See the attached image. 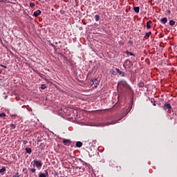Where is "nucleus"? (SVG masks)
Listing matches in <instances>:
<instances>
[{"mask_svg":"<svg viewBox=\"0 0 177 177\" xmlns=\"http://www.w3.org/2000/svg\"><path fill=\"white\" fill-rule=\"evenodd\" d=\"M33 162L34 165H35V167H37L38 169L42 168V162L41 160H35Z\"/></svg>","mask_w":177,"mask_h":177,"instance_id":"obj_1","label":"nucleus"},{"mask_svg":"<svg viewBox=\"0 0 177 177\" xmlns=\"http://www.w3.org/2000/svg\"><path fill=\"white\" fill-rule=\"evenodd\" d=\"M114 124H117V121L113 120L111 122L101 123L99 127H107L109 125H114Z\"/></svg>","mask_w":177,"mask_h":177,"instance_id":"obj_2","label":"nucleus"},{"mask_svg":"<svg viewBox=\"0 0 177 177\" xmlns=\"http://www.w3.org/2000/svg\"><path fill=\"white\" fill-rule=\"evenodd\" d=\"M163 110H168L169 111H172V106H171V104H165L163 106Z\"/></svg>","mask_w":177,"mask_h":177,"instance_id":"obj_3","label":"nucleus"},{"mask_svg":"<svg viewBox=\"0 0 177 177\" xmlns=\"http://www.w3.org/2000/svg\"><path fill=\"white\" fill-rule=\"evenodd\" d=\"M72 142L71 140L64 139L63 140V145L64 146H70L71 145Z\"/></svg>","mask_w":177,"mask_h":177,"instance_id":"obj_4","label":"nucleus"},{"mask_svg":"<svg viewBox=\"0 0 177 177\" xmlns=\"http://www.w3.org/2000/svg\"><path fill=\"white\" fill-rule=\"evenodd\" d=\"M92 83H93V88H97V86L99 85V84L97 83V80L94 79L92 80Z\"/></svg>","mask_w":177,"mask_h":177,"instance_id":"obj_5","label":"nucleus"},{"mask_svg":"<svg viewBox=\"0 0 177 177\" xmlns=\"http://www.w3.org/2000/svg\"><path fill=\"white\" fill-rule=\"evenodd\" d=\"M41 10H37L35 12H34L33 16H35V17H38V16H39V15H41Z\"/></svg>","mask_w":177,"mask_h":177,"instance_id":"obj_6","label":"nucleus"},{"mask_svg":"<svg viewBox=\"0 0 177 177\" xmlns=\"http://www.w3.org/2000/svg\"><path fill=\"white\" fill-rule=\"evenodd\" d=\"M25 150L28 154H31V153H32V149H31V148L26 147Z\"/></svg>","mask_w":177,"mask_h":177,"instance_id":"obj_7","label":"nucleus"},{"mask_svg":"<svg viewBox=\"0 0 177 177\" xmlns=\"http://www.w3.org/2000/svg\"><path fill=\"white\" fill-rule=\"evenodd\" d=\"M147 28L149 30L151 28V21H148L147 22Z\"/></svg>","mask_w":177,"mask_h":177,"instance_id":"obj_8","label":"nucleus"},{"mask_svg":"<svg viewBox=\"0 0 177 177\" xmlns=\"http://www.w3.org/2000/svg\"><path fill=\"white\" fill-rule=\"evenodd\" d=\"M133 10H134V12H136V13H139L140 10V8L139 6L134 7Z\"/></svg>","mask_w":177,"mask_h":177,"instance_id":"obj_9","label":"nucleus"},{"mask_svg":"<svg viewBox=\"0 0 177 177\" xmlns=\"http://www.w3.org/2000/svg\"><path fill=\"white\" fill-rule=\"evenodd\" d=\"M125 53H127V56H133L134 57H135V54H133V53H131V52H129V51H128V50H127L126 52H125Z\"/></svg>","mask_w":177,"mask_h":177,"instance_id":"obj_10","label":"nucleus"},{"mask_svg":"<svg viewBox=\"0 0 177 177\" xmlns=\"http://www.w3.org/2000/svg\"><path fill=\"white\" fill-rule=\"evenodd\" d=\"M161 21L163 24H165L168 21V19H167V17H164L161 19Z\"/></svg>","mask_w":177,"mask_h":177,"instance_id":"obj_11","label":"nucleus"},{"mask_svg":"<svg viewBox=\"0 0 177 177\" xmlns=\"http://www.w3.org/2000/svg\"><path fill=\"white\" fill-rule=\"evenodd\" d=\"M139 88H143L145 86V82L140 81L138 84Z\"/></svg>","mask_w":177,"mask_h":177,"instance_id":"obj_12","label":"nucleus"},{"mask_svg":"<svg viewBox=\"0 0 177 177\" xmlns=\"http://www.w3.org/2000/svg\"><path fill=\"white\" fill-rule=\"evenodd\" d=\"M76 147H82V142L78 141L76 142Z\"/></svg>","mask_w":177,"mask_h":177,"instance_id":"obj_13","label":"nucleus"},{"mask_svg":"<svg viewBox=\"0 0 177 177\" xmlns=\"http://www.w3.org/2000/svg\"><path fill=\"white\" fill-rule=\"evenodd\" d=\"M151 103H152L153 106H157V104L156 103V100L154 98L151 99Z\"/></svg>","mask_w":177,"mask_h":177,"instance_id":"obj_14","label":"nucleus"},{"mask_svg":"<svg viewBox=\"0 0 177 177\" xmlns=\"http://www.w3.org/2000/svg\"><path fill=\"white\" fill-rule=\"evenodd\" d=\"M95 21H99V20H100V16H99V15H95Z\"/></svg>","mask_w":177,"mask_h":177,"instance_id":"obj_15","label":"nucleus"},{"mask_svg":"<svg viewBox=\"0 0 177 177\" xmlns=\"http://www.w3.org/2000/svg\"><path fill=\"white\" fill-rule=\"evenodd\" d=\"M6 171V168L5 167H3L1 169H0V174H3V172Z\"/></svg>","mask_w":177,"mask_h":177,"instance_id":"obj_16","label":"nucleus"},{"mask_svg":"<svg viewBox=\"0 0 177 177\" xmlns=\"http://www.w3.org/2000/svg\"><path fill=\"white\" fill-rule=\"evenodd\" d=\"M119 75L120 77H126L127 74H125L124 71H120Z\"/></svg>","mask_w":177,"mask_h":177,"instance_id":"obj_17","label":"nucleus"},{"mask_svg":"<svg viewBox=\"0 0 177 177\" xmlns=\"http://www.w3.org/2000/svg\"><path fill=\"white\" fill-rule=\"evenodd\" d=\"M150 35H151V32H147L146 35L145 36V38H146V37H147V39H149V37H150Z\"/></svg>","mask_w":177,"mask_h":177,"instance_id":"obj_18","label":"nucleus"},{"mask_svg":"<svg viewBox=\"0 0 177 177\" xmlns=\"http://www.w3.org/2000/svg\"><path fill=\"white\" fill-rule=\"evenodd\" d=\"M131 110H132V104H131L129 108L127 110V114H128V113H129V111H131Z\"/></svg>","mask_w":177,"mask_h":177,"instance_id":"obj_19","label":"nucleus"},{"mask_svg":"<svg viewBox=\"0 0 177 177\" xmlns=\"http://www.w3.org/2000/svg\"><path fill=\"white\" fill-rule=\"evenodd\" d=\"M128 44L130 46H133V41L132 40H129Z\"/></svg>","mask_w":177,"mask_h":177,"instance_id":"obj_20","label":"nucleus"},{"mask_svg":"<svg viewBox=\"0 0 177 177\" xmlns=\"http://www.w3.org/2000/svg\"><path fill=\"white\" fill-rule=\"evenodd\" d=\"M169 24H170V26H175V21L170 20L169 21Z\"/></svg>","mask_w":177,"mask_h":177,"instance_id":"obj_21","label":"nucleus"},{"mask_svg":"<svg viewBox=\"0 0 177 177\" xmlns=\"http://www.w3.org/2000/svg\"><path fill=\"white\" fill-rule=\"evenodd\" d=\"M10 126L11 128H12V129H16V124H10Z\"/></svg>","mask_w":177,"mask_h":177,"instance_id":"obj_22","label":"nucleus"},{"mask_svg":"<svg viewBox=\"0 0 177 177\" xmlns=\"http://www.w3.org/2000/svg\"><path fill=\"white\" fill-rule=\"evenodd\" d=\"M41 89H46V84H41Z\"/></svg>","mask_w":177,"mask_h":177,"instance_id":"obj_23","label":"nucleus"},{"mask_svg":"<svg viewBox=\"0 0 177 177\" xmlns=\"http://www.w3.org/2000/svg\"><path fill=\"white\" fill-rule=\"evenodd\" d=\"M0 117L1 118L6 117V114L5 113H0Z\"/></svg>","mask_w":177,"mask_h":177,"instance_id":"obj_24","label":"nucleus"},{"mask_svg":"<svg viewBox=\"0 0 177 177\" xmlns=\"http://www.w3.org/2000/svg\"><path fill=\"white\" fill-rule=\"evenodd\" d=\"M35 6V3H30V8H34Z\"/></svg>","mask_w":177,"mask_h":177,"instance_id":"obj_25","label":"nucleus"},{"mask_svg":"<svg viewBox=\"0 0 177 177\" xmlns=\"http://www.w3.org/2000/svg\"><path fill=\"white\" fill-rule=\"evenodd\" d=\"M30 172H32V174H35L36 169H30Z\"/></svg>","mask_w":177,"mask_h":177,"instance_id":"obj_26","label":"nucleus"},{"mask_svg":"<svg viewBox=\"0 0 177 177\" xmlns=\"http://www.w3.org/2000/svg\"><path fill=\"white\" fill-rule=\"evenodd\" d=\"M12 177H20V175H19V172H17Z\"/></svg>","mask_w":177,"mask_h":177,"instance_id":"obj_27","label":"nucleus"},{"mask_svg":"<svg viewBox=\"0 0 177 177\" xmlns=\"http://www.w3.org/2000/svg\"><path fill=\"white\" fill-rule=\"evenodd\" d=\"M45 175L46 177H49V173H48V170L45 171Z\"/></svg>","mask_w":177,"mask_h":177,"instance_id":"obj_28","label":"nucleus"},{"mask_svg":"<svg viewBox=\"0 0 177 177\" xmlns=\"http://www.w3.org/2000/svg\"><path fill=\"white\" fill-rule=\"evenodd\" d=\"M54 175L55 176H59V172L55 171Z\"/></svg>","mask_w":177,"mask_h":177,"instance_id":"obj_29","label":"nucleus"},{"mask_svg":"<svg viewBox=\"0 0 177 177\" xmlns=\"http://www.w3.org/2000/svg\"><path fill=\"white\" fill-rule=\"evenodd\" d=\"M115 71H116V73H118V74H120V72L121 71H120V69H118V68H115Z\"/></svg>","mask_w":177,"mask_h":177,"instance_id":"obj_30","label":"nucleus"},{"mask_svg":"<svg viewBox=\"0 0 177 177\" xmlns=\"http://www.w3.org/2000/svg\"><path fill=\"white\" fill-rule=\"evenodd\" d=\"M23 143H24V145H27V144L28 143V141H27V140H24V141H23Z\"/></svg>","mask_w":177,"mask_h":177,"instance_id":"obj_31","label":"nucleus"},{"mask_svg":"<svg viewBox=\"0 0 177 177\" xmlns=\"http://www.w3.org/2000/svg\"><path fill=\"white\" fill-rule=\"evenodd\" d=\"M1 67H3L4 68H8V67L6 66H4V65H0Z\"/></svg>","mask_w":177,"mask_h":177,"instance_id":"obj_32","label":"nucleus"},{"mask_svg":"<svg viewBox=\"0 0 177 177\" xmlns=\"http://www.w3.org/2000/svg\"><path fill=\"white\" fill-rule=\"evenodd\" d=\"M40 146H44V143H41V144H40Z\"/></svg>","mask_w":177,"mask_h":177,"instance_id":"obj_33","label":"nucleus"}]
</instances>
